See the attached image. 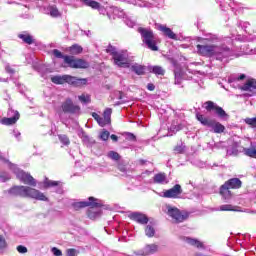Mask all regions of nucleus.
Masks as SVG:
<instances>
[{"label": "nucleus", "mask_w": 256, "mask_h": 256, "mask_svg": "<svg viewBox=\"0 0 256 256\" xmlns=\"http://www.w3.org/2000/svg\"><path fill=\"white\" fill-rule=\"evenodd\" d=\"M109 131L104 130L100 133L99 137L102 141H107V139H109Z\"/></svg>", "instance_id": "nucleus-41"}, {"label": "nucleus", "mask_w": 256, "mask_h": 256, "mask_svg": "<svg viewBox=\"0 0 256 256\" xmlns=\"http://www.w3.org/2000/svg\"><path fill=\"white\" fill-rule=\"evenodd\" d=\"M7 240L5 239V236L0 235V249H7Z\"/></svg>", "instance_id": "nucleus-40"}, {"label": "nucleus", "mask_w": 256, "mask_h": 256, "mask_svg": "<svg viewBox=\"0 0 256 256\" xmlns=\"http://www.w3.org/2000/svg\"><path fill=\"white\" fill-rule=\"evenodd\" d=\"M52 253H53V255H55V256H61V255H63V253L61 252V250H59V249H57V248H52Z\"/></svg>", "instance_id": "nucleus-49"}, {"label": "nucleus", "mask_w": 256, "mask_h": 256, "mask_svg": "<svg viewBox=\"0 0 256 256\" xmlns=\"http://www.w3.org/2000/svg\"><path fill=\"white\" fill-rule=\"evenodd\" d=\"M0 81L3 82V83H5V82H7V79H5V78H0Z\"/></svg>", "instance_id": "nucleus-58"}, {"label": "nucleus", "mask_w": 256, "mask_h": 256, "mask_svg": "<svg viewBox=\"0 0 256 256\" xmlns=\"http://www.w3.org/2000/svg\"><path fill=\"white\" fill-rule=\"evenodd\" d=\"M146 175H151V171H146L142 174V177H145Z\"/></svg>", "instance_id": "nucleus-57"}, {"label": "nucleus", "mask_w": 256, "mask_h": 256, "mask_svg": "<svg viewBox=\"0 0 256 256\" xmlns=\"http://www.w3.org/2000/svg\"><path fill=\"white\" fill-rule=\"evenodd\" d=\"M138 32L142 37V43L148 47L151 51H159V47H157V43L159 40L157 36L153 33V30L150 28H138Z\"/></svg>", "instance_id": "nucleus-4"}, {"label": "nucleus", "mask_w": 256, "mask_h": 256, "mask_svg": "<svg viewBox=\"0 0 256 256\" xmlns=\"http://www.w3.org/2000/svg\"><path fill=\"white\" fill-rule=\"evenodd\" d=\"M78 99L84 104L91 103V96H89V94H82L78 97Z\"/></svg>", "instance_id": "nucleus-35"}, {"label": "nucleus", "mask_w": 256, "mask_h": 256, "mask_svg": "<svg viewBox=\"0 0 256 256\" xmlns=\"http://www.w3.org/2000/svg\"><path fill=\"white\" fill-rule=\"evenodd\" d=\"M244 123L252 127V129H256V118H246L244 119Z\"/></svg>", "instance_id": "nucleus-36"}, {"label": "nucleus", "mask_w": 256, "mask_h": 256, "mask_svg": "<svg viewBox=\"0 0 256 256\" xmlns=\"http://www.w3.org/2000/svg\"><path fill=\"white\" fill-rule=\"evenodd\" d=\"M13 135L18 141L21 139V132L19 130H13Z\"/></svg>", "instance_id": "nucleus-50"}, {"label": "nucleus", "mask_w": 256, "mask_h": 256, "mask_svg": "<svg viewBox=\"0 0 256 256\" xmlns=\"http://www.w3.org/2000/svg\"><path fill=\"white\" fill-rule=\"evenodd\" d=\"M163 211L173 219L174 223H183V221L189 217V213L181 212L177 207L169 204L164 206Z\"/></svg>", "instance_id": "nucleus-8"}, {"label": "nucleus", "mask_w": 256, "mask_h": 256, "mask_svg": "<svg viewBox=\"0 0 256 256\" xmlns=\"http://www.w3.org/2000/svg\"><path fill=\"white\" fill-rule=\"evenodd\" d=\"M64 63H67L72 69H87V67H89V62L83 59H75L71 56H65Z\"/></svg>", "instance_id": "nucleus-10"}, {"label": "nucleus", "mask_w": 256, "mask_h": 256, "mask_svg": "<svg viewBox=\"0 0 256 256\" xmlns=\"http://www.w3.org/2000/svg\"><path fill=\"white\" fill-rule=\"evenodd\" d=\"M125 23L128 27L133 28L134 25H136L134 20H131V18H126Z\"/></svg>", "instance_id": "nucleus-45"}, {"label": "nucleus", "mask_w": 256, "mask_h": 256, "mask_svg": "<svg viewBox=\"0 0 256 256\" xmlns=\"http://www.w3.org/2000/svg\"><path fill=\"white\" fill-rule=\"evenodd\" d=\"M19 39H22V41L28 45H31L34 42L33 36H31L29 33L19 34Z\"/></svg>", "instance_id": "nucleus-30"}, {"label": "nucleus", "mask_w": 256, "mask_h": 256, "mask_svg": "<svg viewBox=\"0 0 256 256\" xmlns=\"http://www.w3.org/2000/svg\"><path fill=\"white\" fill-rule=\"evenodd\" d=\"M187 241L190 245H194L195 247H203V243L199 242V240L188 238Z\"/></svg>", "instance_id": "nucleus-38"}, {"label": "nucleus", "mask_w": 256, "mask_h": 256, "mask_svg": "<svg viewBox=\"0 0 256 256\" xmlns=\"http://www.w3.org/2000/svg\"><path fill=\"white\" fill-rule=\"evenodd\" d=\"M159 251V246L157 244H148L142 250V255H153Z\"/></svg>", "instance_id": "nucleus-21"}, {"label": "nucleus", "mask_w": 256, "mask_h": 256, "mask_svg": "<svg viewBox=\"0 0 256 256\" xmlns=\"http://www.w3.org/2000/svg\"><path fill=\"white\" fill-rule=\"evenodd\" d=\"M196 49L198 55H202L203 57H216L218 61L233 57V51L229 48H221L209 44H198Z\"/></svg>", "instance_id": "nucleus-1"}, {"label": "nucleus", "mask_w": 256, "mask_h": 256, "mask_svg": "<svg viewBox=\"0 0 256 256\" xmlns=\"http://www.w3.org/2000/svg\"><path fill=\"white\" fill-rule=\"evenodd\" d=\"M108 157H109L110 159H113V161H119V159H120L119 153H117V152H115V151H110V152L108 153Z\"/></svg>", "instance_id": "nucleus-39"}, {"label": "nucleus", "mask_w": 256, "mask_h": 256, "mask_svg": "<svg viewBox=\"0 0 256 256\" xmlns=\"http://www.w3.org/2000/svg\"><path fill=\"white\" fill-rule=\"evenodd\" d=\"M131 71L136 73V75H144L145 74V66L141 64H134L131 66Z\"/></svg>", "instance_id": "nucleus-28"}, {"label": "nucleus", "mask_w": 256, "mask_h": 256, "mask_svg": "<svg viewBox=\"0 0 256 256\" xmlns=\"http://www.w3.org/2000/svg\"><path fill=\"white\" fill-rule=\"evenodd\" d=\"M7 166L15 173L17 179L21 181V183H24V185H31L32 187H37V181H35V178L31 176V174L20 170L17 168V165L12 164L9 161H6Z\"/></svg>", "instance_id": "nucleus-6"}, {"label": "nucleus", "mask_w": 256, "mask_h": 256, "mask_svg": "<svg viewBox=\"0 0 256 256\" xmlns=\"http://www.w3.org/2000/svg\"><path fill=\"white\" fill-rule=\"evenodd\" d=\"M245 78V74H241L238 78L234 79V81L230 80V83H239V81H243Z\"/></svg>", "instance_id": "nucleus-48"}, {"label": "nucleus", "mask_w": 256, "mask_h": 256, "mask_svg": "<svg viewBox=\"0 0 256 256\" xmlns=\"http://www.w3.org/2000/svg\"><path fill=\"white\" fill-rule=\"evenodd\" d=\"M181 129H183V126L181 124L179 125L172 124L170 127V131H172L173 133H177V131H181Z\"/></svg>", "instance_id": "nucleus-42"}, {"label": "nucleus", "mask_w": 256, "mask_h": 256, "mask_svg": "<svg viewBox=\"0 0 256 256\" xmlns=\"http://www.w3.org/2000/svg\"><path fill=\"white\" fill-rule=\"evenodd\" d=\"M146 237H155V224H147L145 228Z\"/></svg>", "instance_id": "nucleus-29"}, {"label": "nucleus", "mask_w": 256, "mask_h": 256, "mask_svg": "<svg viewBox=\"0 0 256 256\" xmlns=\"http://www.w3.org/2000/svg\"><path fill=\"white\" fill-rule=\"evenodd\" d=\"M6 71L7 73H10V74L15 73V70H13V68H11L10 66H6Z\"/></svg>", "instance_id": "nucleus-53"}, {"label": "nucleus", "mask_w": 256, "mask_h": 256, "mask_svg": "<svg viewBox=\"0 0 256 256\" xmlns=\"http://www.w3.org/2000/svg\"><path fill=\"white\" fill-rule=\"evenodd\" d=\"M129 218L132 221H136V223H140V225H147L149 223V218H147V215L141 212H132L129 214Z\"/></svg>", "instance_id": "nucleus-16"}, {"label": "nucleus", "mask_w": 256, "mask_h": 256, "mask_svg": "<svg viewBox=\"0 0 256 256\" xmlns=\"http://www.w3.org/2000/svg\"><path fill=\"white\" fill-rule=\"evenodd\" d=\"M111 113H113V111L110 108H107L103 113V117L97 113H93L92 117L97 121L100 127H105V125H109V123H111Z\"/></svg>", "instance_id": "nucleus-11"}, {"label": "nucleus", "mask_w": 256, "mask_h": 256, "mask_svg": "<svg viewBox=\"0 0 256 256\" xmlns=\"http://www.w3.org/2000/svg\"><path fill=\"white\" fill-rule=\"evenodd\" d=\"M147 89H148V91H155V85H153V84H148V85H147Z\"/></svg>", "instance_id": "nucleus-54"}, {"label": "nucleus", "mask_w": 256, "mask_h": 256, "mask_svg": "<svg viewBox=\"0 0 256 256\" xmlns=\"http://www.w3.org/2000/svg\"><path fill=\"white\" fill-rule=\"evenodd\" d=\"M175 151H176V153H181V152L183 151V147L177 146V147L175 148Z\"/></svg>", "instance_id": "nucleus-55"}, {"label": "nucleus", "mask_w": 256, "mask_h": 256, "mask_svg": "<svg viewBox=\"0 0 256 256\" xmlns=\"http://www.w3.org/2000/svg\"><path fill=\"white\" fill-rule=\"evenodd\" d=\"M175 75V85H181V81H183V72L181 70H176L174 72Z\"/></svg>", "instance_id": "nucleus-32"}, {"label": "nucleus", "mask_w": 256, "mask_h": 256, "mask_svg": "<svg viewBox=\"0 0 256 256\" xmlns=\"http://www.w3.org/2000/svg\"><path fill=\"white\" fill-rule=\"evenodd\" d=\"M3 160V157L0 155V161Z\"/></svg>", "instance_id": "nucleus-59"}, {"label": "nucleus", "mask_w": 256, "mask_h": 256, "mask_svg": "<svg viewBox=\"0 0 256 256\" xmlns=\"http://www.w3.org/2000/svg\"><path fill=\"white\" fill-rule=\"evenodd\" d=\"M243 153L246 155V157L256 159V146L251 145L249 148H244Z\"/></svg>", "instance_id": "nucleus-26"}, {"label": "nucleus", "mask_w": 256, "mask_h": 256, "mask_svg": "<svg viewBox=\"0 0 256 256\" xmlns=\"http://www.w3.org/2000/svg\"><path fill=\"white\" fill-rule=\"evenodd\" d=\"M0 179H1V181H9V179H11V177L9 176V174H6V176H5V174H1Z\"/></svg>", "instance_id": "nucleus-51"}, {"label": "nucleus", "mask_w": 256, "mask_h": 256, "mask_svg": "<svg viewBox=\"0 0 256 256\" xmlns=\"http://www.w3.org/2000/svg\"><path fill=\"white\" fill-rule=\"evenodd\" d=\"M57 185H59V182L57 181L49 180L47 178L44 180L45 189H47V187H57Z\"/></svg>", "instance_id": "nucleus-34"}, {"label": "nucleus", "mask_w": 256, "mask_h": 256, "mask_svg": "<svg viewBox=\"0 0 256 256\" xmlns=\"http://www.w3.org/2000/svg\"><path fill=\"white\" fill-rule=\"evenodd\" d=\"M196 119L205 127H210L214 133H223V131H225V126H223V124L211 120L202 114L196 113Z\"/></svg>", "instance_id": "nucleus-9"}, {"label": "nucleus", "mask_w": 256, "mask_h": 256, "mask_svg": "<svg viewBox=\"0 0 256 256\" xmlns=\"http://www.w3.org/2000/svg\"><path fill=\"white\" fill-rule=\"evenodd\" d=\"M241 180L239 178H232L225 182L224 185H227L229 189H240L241 187Z\"/></svg>", "instance_id": "nucleus-23"}, {"label": "nucleus", "mask_w": 256, "mask_h": 256, "mask_svg": "<svg viewBox=\"0 0 256 256\" xmlns=\"http://www.w3.org/2000/svg\"><path fill=\"white\" fill-rule=\"evenodd\" d=\"M219 211H237V209L231 204H224L220 206Z\"/></svg>", "instance_id": "nucleus-37"}, {"label": "nucleus", "mask_w": 256, "mask_h": 256, "mask_svg": "<svg viewBox=\"0 0 256 256\" xmlns=\"http://www.w3.org/2000/svg\"><path fill=\"white\" fill-rule=\"evenodd\" d=\"M109 13H113L114 17H125V12L117 7H110L108 17L111 18V15H109Z\"/></svg>", "instance_id": "nucleus-27"}, {"label": "nucleus", "mask_w": 256, "mask_h": 256, "mask_svg": "<svg viewBox=\"0 0 256 256\" xmlns=\"http://www.w3.org/2000/svg\"><path fill=\"white\" fill-rule=\"evenodd\" d=\"M17 251H18V253H22V254H25V253H27V247H25V246H23V245H19V246H17Z\"/></svg>", "instance_id": "nucleus-46"}, {"label": "nucleus", "mask_w": 256, "mask_h": 256, "mask_svg": "<svg viewBox=\"0 0 256 256\" xmlns=\"http://www.w3.org/2000/svg\"><path fill=\"white\" fill-rule=\"evenodd\" d=\"M84 5L87 7H91V9H97L100 13H103V8L101 7V4L99 2L94 0H80Z\"/></svg>", "instance_id": "nucleus-22"}, {"label": "nucleus", "mask_w": 256, "mask_h": 256, "mask_svg": "<svg viewBox=\"0 0 256 256\" xmlns=\"http://www.w3.org/2000/svg\"><path fill=\"white\" fill-rule=\"evenodd\" d=\"M156 29L158 31H161V33H163L169 39H174L175 41H177V34H175L173 30H171V28L163 24H156Z\"/></svg>", "instance_id": "nucleus-18"}, {"label": "nucleus", "mask_w": 256, "mask_h": 256, "mask_svg": "<svg viewBox=\"0 0 256 256\" xmlns=\"http://www.w3.org/2000/svg\"><path fill=\"white\" fill-rule=\"evenodd\" d=\"M69 53H71V55H79V53H83V48L77 44L72 45L69 49H68Z\"/></svg>", "instance_id": "nucleus-31"}, {"label": "nucleus", "mask_w": 256, "mask_h": 256, "mask_svg": "<svg viewBox=\"0 0 256 256\" xmlns=\"http://www.w3.org/2000/svg\"><path fill=\"white\" fill-rule=\"evenodd\" d=\"M54 57H57V59H65V56H63V53H61V51L54 49L52 51Z\"/></svg>", "instance_id": "nucleus-43"}, {"label": "nucleus", "mask_w": 256, "mask_h": 256, "mask_svg": "<svg viewBox=\"0 0 256 256\" xmlns=\"http://www.w3.org/2000/svg\"><path fill=\"white\" fill-rule=\"evenodd\" d=\"M45 11L46 15H50V17L54 18L61 17L62 15L61 11H59V8H57L55 5H49L46 7Z\"/></svg>", "instance_id": "nucleus-19"}, {"label": "nucleus", "mask_w": 256, "mask_h": 256, "mask_svg": "<svg viewBox=\"0 0 256 256\" xmlns=\"http://www.w3.org/2000/svg\"><path fill=\"white\" fill-rule=\"evenodd\" d=\"M59 139L63 145H69V138L65 135H60Z\"/></svg>", "instance_id": "nucleus-44"}, {"label": "nucleus", "mask_w": 256, "mask_h": 256, "mask_svg": "<svg viewBox=\"0 0 256 256\" xmlns=\"http://www.w3.org/2000/svg\"><path fill=\"white\" fill-rule=\"evenodd\" d=\"M110 138L112 139V141H118V137H117V135H115V134H112L111 136H110Z\"/></svg>", "instance_id": "nucleus-56"}, {"label": "nucleus", "mask_w": 256, "mask_h": 256, "mask_svg": "<svg viewBox=\"0 0 256 256\" xmlns=\"http://www.w3.org/2000/svg\"><path fill=\"white\" fill-rule=\"evenodd\" d=\"M127 139H128L129 141H135V135H134V134H131V133H128V134H127Z\"/></svg>", "instance_id": "nucleus-52"}, {"label": "nucleus", "mask_w": 256, "mask_h": 256, "mask_svg": "<svg viewBox=\"0 0 256 256\" xmlns=\"http://www.w3.org/2000/svg\"><path fill=\"white\" fill-rule=\"evenodd\" d=\"M150 71L155 75H165V70L161 66H152Z\"/></svg>", "instance_id": "nucleus-33"}, {"label": "nucleus", "mask_w": 256, "mask_h": 256, "mask_svg": "<svg viewBox=\"0 0 256 256\" xmlns=\"http://www.w3.org/2000/svg\"><path fill=\"white\" fill-rule=\"evenodd\" d=\"M183 193L181 189V185L176 184L173 188L168 189L160 194V197H164L166 199H177Z\"/></svg>", "instance_id": "nucleus-13"}, {"label": "nucleus", "mask_w": 256, "mask_h": 256, "mask_svg": "<svg viewBox=\"0 0 256 256\" xmlns=\"http://www.w3.org/2000/svg\"><path fill=\"white\" fill-rule=\"evenodd\" d=\"M237 87H238V89H241V91H248L249 93H256V80L249 79L243 85L237 84Z\"/></svg>", "instance_id": "nucleus-17"}, {"label": "nucleus", "mask_w": 256, "mask_h": 256, "mask_svg": "<svg viewBox=\"0 0 256 256\" xmlns=\"http://www.w3.org/2000/svg\"><path fill=\"white\" fill-rule=\"evenodd\" d=\"M8 117L9 118H2L0 120V123L2 125H15V123H17V121H19L20 115H19L18 111L10 109L8 111Z\"/></svg>", "instance_id": "nucleus-14"}, {"label": "nucleus", "mask_w": 256, "mask_h": 256, "mask_svg": "<svg viewBox=\"0 0 256 256\" xmlns=\"http://www.w3.org/2000/svg\"><path fill=\"white\" fill-rule=\"evenodd\" d=\"M103 206V202L95 197H89L86 201L75 202L73 204L74 209H83V207H91L88 211L89 219H99L101 216L100 207Z\"/></svg>", "instance_id": "nucleus-3"}, {"label": "nucleus", "mask_w": 256, "mask_h": 256, "mask_svg": "<svg viewBox=\"0 0 256 256\" xmlns=\"http://www.w3.org/2000/svg\"><path fill=\"white\" fill-rule=\"evenodd\" d=\"M66 253H67V256H75L77 255V250L70 248L66 251Z\"/></svg>", "instance_id": "nucleus-47"}, {"label": "nucleus", "mask_w": 256, "mask_h": 256, "mask_svg": "<svg viewBox=\"0 0 256 256\" xmlns=\"http://www.w3.org/2000/svg\"><path fill=\"white\" fill-rule=\"evenodd\" d=\"M61 109L63 113H79V111H81V108L73 104V100L69 98L62 103Z\"/></svg>", "instance_id": "nucleus-15"}, {"label": "nucleus", "mask_w": 256, "mask_h": 256, "mask_svg": "<svg viewBox=\"0 0 256 256\" xmlns=\"http://www.w3.org/2000/svg\"><path fill=\"white\" fill-rule=\"evenodd\" d=\"M229 189H231V188L227 187V184L222 185L220 188V195L226 201H228V199H231V190H229Z\"/></svg>", "instance_id": "nucleus-25"}, {"label": "nucleus", "mask_w": 256, "mask_h": 256, "mask_svg": "<svg viewBox=\"0 0 256 256\" xmlns=\"http://www.w3.org/2000/svg\"><path fill=\"white\" fill-rule=\"evenodd\" d=\"M51 81L52 83H55V85H63L64 83H68L69 85H74V87H81V85L87 84V79L77 78L71 75L53 76Z\"/></svg>", "instance_id": "nucleus-7"}, {"label": "nucleus", "mask_w": 256, "mask_h": 256, "mask_svg": "<svg viewBox=\"0 0 256 256\" xmlns=\"http://www.w3.org/2000/svg\"><path fill=\"white\" fill-rule=\"evenodd\" d=\"M153 182L158 185H167V183H169V179H167V175H165V173H158L154 175Z\"/></svg>", "instance_id": "nucleus-20"}, {"label": "nucleus", "mask_w": 256, "mask_h": 256, "mask_svg": "<svg viewBox=\"0 0 256 256\" xmlns=\"http://www.w3.org/2000/svg\"><path fill=\"white\" fill-rule=\"evenodd\" d=\"M204 106L207 111H215L216 115L220 117V119H227V117H229V115H227V112H225L223 108L219 107L214 102L208 101L204 104Z\"/></svg>", "instance_id": "nucleus-12"}, {"label": "nucleus", "mask_w": 256, "mask_h": 256, "mask_svg": "<svg viewBox=\"0 0 256 256\" xmlns=\"http://www.w3.org/2000/svg\"><path fill=\"white\" fill-rule=\"evenodd\" d=\"M106 52L112 55L114 64L117 67H129V55L125 51H117V48L108 46Z\"/></svg>", "instance_id": "nucleus-5"}, {"label": "nucleus", "mask_w": 256, "mask_h": 256, "mask_svg": "<svg viewBox=\"0 0 256 256\" xmlns=\"http://www.w3.org/2000/svg\"><path fill=\"white\" fill-rule=\"evenodd\" d=\"M8 193L14 197H24L35 199L36 201H49V198L43 192L29 186H13L8 190Z\"/></svg>", "instance_id": "nucleus-2"}, {"label": "nucleus", "mask_w": 256, "mask_h": 256, "mask_svg": "<svg viewBox=\"0 0 256 256\" xmlns=\"http://www.w3.org/2000/svg\"><path fill=\"white\" fill-rule=\"evenodd\" d=\"M130 5H136V7H151V3L146 0H125Z\"/></svg>", "instance_id": "nucleus-24"}]
</instances>
